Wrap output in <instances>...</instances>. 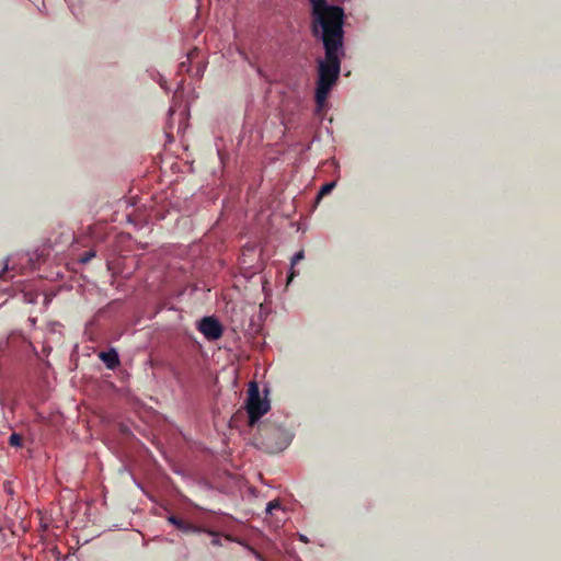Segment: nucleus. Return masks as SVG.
Wrapping results in <instances>:
<instances>
[{
  "mask_svg": "<svg viewBox=\"0 0 561 561\" xmlns=\"http://www.w3.org/2000/svg\"><path fill=\"white\" fill-rule=\"evenodd\" d=\"M344 23V9L335 5L310 13L309 30L312 37L322 44L323 49H345Z\"/></svg>",
  "mask_w": 561,
  "mask_h": 561,
  "instance_id": "1",
  "label": "nucleus"
},
{
  "mask_svg": "<svg viewBox=\"0 0 561 561\" xmlns=\"http://www.w3.org/2000/svg\"><path fill=\"white\" fill-rule=\"evenodd\" d=\"M324 57L317 60V85L314 99L318 106H322L327 101L332 88L336 84L340 73L342 59L345 56V49H323Z\"/></svg>",
  "mask_w": 561,
  "mask_h": 561,
  "instance_id": "2",
  "label": "nucleus"
},
{
  "mask_svg": "<svg viewBox=\"0 0 561 561\" xmlns=\"http://www.w3.org/2000/svg\"><path fill=\"white\" fill-rule=\"evenodd\" d=\"M245 409L250 426H253L271 409L270 401L261 398L259 386L254 381L249 385Z\"/></svg>",
  "mask_w": 561,
  "mask_h": 561,
  "instance_id": "3",
  "label": "nucleus"
},
{
  "mask_svg": "<svg viewBox=\"0 0 561 561\" xmlns=\"http://www.w3.org/2000/svg\"><path fill=\"white\" fill-rule=\"evenodd\" d=\"M197 329L208 341H216L224 334L221 323L214 317H204L199 321Z\"/></svg>",
  "mask_w": 561,
  "mask_h": 561,
  "instance_id": "4",
  "label": "nucleus"
},
{
  "mask_svg": "<svg viewBox=\"0 0 561 561\" xmlns=\"http://www.w3.org/2000/svg\"><path fill=\"white\" fill-rule=\"evenodd\" d=\"M100 358L108 369H115L119 365L118 354L114 350L101 352Z\"/></svg>",
  "mask_w": 561,
  "mask_h": 561,
  "instance_id": "5",
  "label": "nucleus"
},
{
  "mask_svg": "<svg viewBox=\"0 0 561 561\" xmlns=\"http://www.w3.org/2000/svg\"><path fill=\"white\" fill-rule=\"evenodd\" d=\"M168 522L171 523L172 525H174L179 530H181L183 533L197 531V528L193 524L185 522L174 515L169 516Z\"/></svg>",
  "mask_w": 561,
  "mask_h": 561,
  "instance_id": "6",
  "label": "nucleus"
},
{
  "mask_svg": "<svg viewBox=\"0 0 561 561\" xmlns=\"http://www.w3.org/2000/svg\"><path fill=\"white\" fill-rule=\"evenodd\" d=\"M310 2V13H314L321 10H325L332 7H335L334 4H330L327 0H309Z\"/></svg>",
  "mask_w": 561,
  "mask_h": 561,
  "instance_id": "7",
  "label": "nucleus"
},
{
  "mask_svg": "<svg viewBox=\"0 0 561 561\" xmlns=\"http://www.w3.org/2000/svg\"><path fill=\"white\" fill-rule=\"evenodd\" d=\"M334 187H335V182H329V183H325L324 185H322L317 195V201H320L325 195L330 194Z\"/></svg>",
  "mask_w": 561,
  "mask_h": 561,
  "instance_id": "8",
  "label": "nucleus"
},
{
  "mask_svg": "<svg viewBox=\"0 0 561 561\" xmlns=\"http://www.w3.org/2000/svg\"><path fill=\"white\" fill-rule=\"evenodd\" d=\"M22 436L18 433H13L11 434L10 438H9V444L13 447H21L22 446Z\"/></svg>",
  "mask_w": 561,
  "mask_h": 561,
  "instance_id": "9",
  "label": "nucleus"
},
{
  "mask_svg": "<svg viewBox=\"0 0 561 561\" xmlns=\"http://www.w3.org/2000/svg\"><path fill=\"white\" fill-rule=\"evenodd\" d=\"M280 508V504L278 501H271L266 506V512L272 514L274 510Z\"/></svg>",
  "mask_w": 561,
  "mask_h": 561,
  "instance_id": "10",
  "label": "nucleus"
},
{
  "mask_svg": "<svg viewBox=\"0 0 561 561\" xmlns=\"http://www.w3.org/2000/svg\"><path fill=\"white\" fill-rule=\"evenodd\" d=\"M304 259V251H299L297 252L293 259H291V265L294 266L295 264H297L300 260Z\"/></svg>",
  "mask_w": 561,
  "mask_h": 561,
  "instance_id": "11",
  "label": "nucleus"
},
{
  "mask_svg": "<svg viewBox=\"0 0 561 561\" xmlns=\"http://www.w3.org/2000/svg\"><path fill=\"white\" fill-rule=\"evenodd\" d=\"M93 256H94L93 252L87 253V255L82 259V262H88Z\"/></svg>",
  "mask_w": 561,
  "mask_h": 561,
  "instance_id": "12",
  "label": "nucleus"
},
{
  "mask_svg": "<svg viewBox=\"0 0 561 561\" xmlns=\"http://www.w3.org/2000/svg\"><path fill=\"white\" fill-rule=\"evenodd\" d=\"M7 271H8V266H5V267L0 272V279H2V278L4 277V275H5Z\"/></svg>",
  "mask_w": 561,
  "mask_h": 561,
  "instance_id": "13",
  "label": "nucleus"
},
{
  "mask_svg": "<svg viewBox=\"0 0 561 561\" xmlns=\"http://www.w3.org/2000/svg\"><path fill=\"white\" fill-rule=\"evenodd\" d=\"M294 276H295V272H294V271H291V272H290V274H289V276H288V282H290V280L294 278Z\"/></svg>",
  "mask_w": 561,
  "mask_h": 561,
  "instance_id": "14",
  "label": "nucleus"
}]
</instances>
